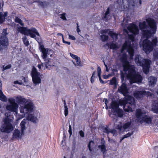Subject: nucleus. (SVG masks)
I'll return each instance as SVG.
<instances>
[{"label": "nucleus", "mask_w": 158, "mask_h": 158, "mask_svg": "<svg viewBox=\"0 0 158 158\" xmlns=\"http://www.w3.org/2000/svg\"><path fill=\"white\" fill-rule=\"evenodd\" d=\"M149 84L151 86H154L157 81V78L153 76L150 77L148 78Z\"/></svg>", "instance_id": "nucleus-19"}, {"label": "nucleus", "mask_w": 158, "mask_h": 158, "mask_svg": "<svg viewBox=\"0 0 158 158\" xmlns=\"http://www.w3.org/2000/svg\"><path fill=\"white\" fill-rule=\"evenodd\" d=\"M64 115L65 116H66L68 114V110L67 105L65 100L64 101Z\"/></svg>", "instance_id": "nucleus-26"}, {"label": "nucleus", "mask_w": 158, "mask_h": 158, "mask_svg": "<svg viewBox=\"0 0 158 158\" xmlns=\"http://www.w3.org/2000/svg\"><path fill=\"white\" fill-rule=\"evenodd\" d=\"M110 133L113 134L114 136H116L118 135V132L115 129L110 130Z\"/></svg>", "instance_id": "nucleus-36"}, {"label": "nucleus", "mask_w": 158, "mask_h": 158, "mask_svg": "<svg viewBox=\"0 0 158 158\" xmlns=\"http://www.w3.org/2000/svg\"><path fill=\"white\" fill-rule=\"evenodd\" d=\"M109 84L111 85H114L115 87H117V83L116 78L115 77L112 78V79L110 81Z\"/></svg>", "instance_id": "nucleus-25"}, {"label": "nucleus", "mask_w": 158, "mask_h": 158, "mask_svg": "<svg viewBox=\"0 0 158 158\" xmlns=\"http://www.w3.org/2000/svg\"><path fill=\"white\" fill-rule=\"evenodd\" d=\"M27 119L34 123L36 122L37 118L36 117L34 116L33 114H30L27 117Z\"/></svg>", "instance_id": "nucleus-21"}, {"label": "nucleus", "mask_w": 158, "mask_h": 158, "mask_svg": "<svg viewBox=\"0 0 158 158\" xmlns=\"http://www.w3.org/2000/svg\"><path fill=\"white\" fill-rule=\"evenodd\" d=\"M121 105L123 106V108L125 111L132 112V108H135V100L133 97L128 96L125 97L120 101Z\"/></svg>", "instance_id": "nucleus-5"}, {"label": "nucleus", "mask_w": 158, "mask_h": 158, "mask_svg": "<svg viewBox=\"0 0 158 158\" xmlns=\"http://www.w3.org/2000/svg\"><path fill=\"white\" fill-rule=\"evenodd\" d=\"M105 141L104 140V138H102L101 139V145H105Z\"/></svg>", "instance_id": "nucleus-48"}, {"label": "nucleus", "mask_w": 158, "mask_h": 158, "mask_svg": "<svg viewBox=\"0 0 158 158\" xmlns=\"http://www.w3.org/2000/svg\"><path fill=\"white\" fill-rule=\"evenodd\" d=\"M118 91L123 94H126L128 92V90L126 85L123 83L121 86L118 89Z\"/></svg>", "instance_id": "nucleus-17"}, {"label": "nucleus", "mask_w": 158, "mask_h": 158, "mask_svg": "<svg viewBox=\"0 0 158 158\" xmlns=\"http://www.w3.org/2000/svg\"><path fill=\"white\" fill-rule=\"evenodd\" d=\"M77 32L79 33V32H80L81 31L80 29L79 28V26L78 25V24L77 23Z\"/></svg>", "instance_id": "nucleus-51"}, {"label": "nucleus", "mask_w": 158, "mask_h": 158, "mask_svg": "<svg viewBox=\"0 0 158 158\" xmlns=\"http://www.w3.org/2000/svg\"><path fill=\"white\" fill-rule=\"evenodd\" d=\"M76 60V62L77 65H79L80 64L81 61L79 57H77Z\"/></svg>", "instance_id": "nucleus-41"}, {"label": "nucleus", "mask_w": 158, "mask_h": 158, "mask_svg": "<svg viewBox=\"0 0 158 158\" xmlns=\"http://www.w3.org/2000/svg\"><path fill=\"white\" fill-rule=\"evenodd\" d=\"M109 35L110 36L113 40H117L118 39V34L113 32L112 31H109L108 33Z\"/></svg>", "instance_id": "nucleus-22"}, {"label": "nucleus", "mask_w": 158, "mask_h": 158, "mask_svg": "<svg viewBox=\"0 0 158 158\" xmlns=\"http://www.w3.org/2000/svg\"><path fill=\"white\" fill-rule=\"evenodd\" d=\"M64 43H65L67 44L70 45V42H69L65 41Z\"/></svg>", "instance_id": "nucleus-53"}, {"label": "nucleus", "mask_w": 158, "mask_h": 158, "mask_svg": "<svg viewBox=\"0 0 158 158\" xmlns=\"http://www.w3.org/2000/svg\"><path fill=\"white\" fill-rule=\"evenodd\" d=\"M93 77H91V83H93L94 81V80L93 78Z\"/></svg>", "instance_id": "nucleus-55"}, {"label": "nucleus", "mask_w": 158, "mask_h": 158, "mask_svg": "<svg viewBox=\"0 0 158 158\" xmlns=\"http://www.w3.org/2000/svg\"><path fill=\"white\" fill-rule=\"evenodd\" d=\"M151 109L154 113H158V102L155 101L153 102Z\"/></svg>", "instance_id": "nucleus-18"}, {"label": "nucleus", "mask_w": 158, "mask_h": 158, "mask_svg": "<svg viewBox=\"0 0 158 158\" xmlns=\"http://www.w3.org/2000/svg\"><path fill=\"white\" fill-rule=\"evenodd\" d=\"M108 29H105L104 30H102L101 31V33L102 34H104L107 33L108 32Z\"/></svg>", "instance_id": "nucleus-42"}, {"label": "nucleus", "mask_w": 158, "mask_h": 158, "mask_svg": "<svg viewBox=\"0 0 158 158\" xmlns=\"http://www.w3.org/2000/svg\"><path fill=\"white\" fill-rule=\"evenodd\" d=\"M125 138H124V136H123V137H122V138L120 139V143H121V142H122V140H123Z\"/></svg>", "instance_id": "nucleus-59"}, {"label": "nucleus", "mask_w": 158, "mask_h": 158, "mask_svg": "<svg viewBox=\"0 0 158 158\" xmlns=\"http://www.w3.org/2000/svg\"><path fill=\"white\" fill-rule=\"evenodd\" d=\"M31 75L32 81L34 84L36 85L40 83V73L37 72V69L35 68L32 69Z\"/></svg>", "instance_id": "nucleus-13"}, {"label": "nucleus", "mask_w": 158, "mask_h": 158, "mask_svg": "<svg viewBox=\"0 0 158 158\" xmlns=\"http://www.w3.org/2000/svg\"><path fill=\"white\" fill-rule=\"evenodd\" d=\"M98 77H99V81H100V82L101 83H102V84L105 83L104 82V81H103L102 80V79H101V76H98Z\"/></svg>", "instance_id": "nucleus-50"}, {"label": "nucleus", "mask_w": 158, "mask_h": 158, "mask_svg": "<svg viewBox=\"0 0 158 158\" xmlns=\"http://www.w3.org/2000/svg\"><path fill=\"white\" fill-rule=\"evenodd\" d=\"M133 131L131 133L128 132L127 134H126L125 135H124L123 136L124 137V138H127L131 136L133 134Z\"/></svg>", "instance_id": "nucleus-38"}, {"label": "nucleus", "mask_w": 158, "mask_h": 158, "mask_svg": "<svg viewBox=\"0 0 158 158\" xmlns=\"http://www.w3.org/2000/svg\"><path fill=\"white\" fill-rule=\"evenodd\" d=\"M7 34L6 29H4L2 35H0V50L6 48L8 45V39L6 37Z\"/></svg>", "instance_id": "nucleus-11"}, {"label": "nucleus", "mask_w": 158, "mask_h": 158, "mask_svg": "<svg viewBox=\"0 0 158 158\" xmlns=\"http://www.w3.org/2000/svg\"><path fill=\"white\" fill-rule=\"evenodd\" d=\"M120 60L123 63V70L125 73L127 74V77L130 79V84L134 83H139L142 80V77L138 73H136L135 69V66L131 65L127 60V56L123 53L120 58Z\"/></svg>", "instance_id": "nucleus-4"}, {"label": "nucleus", "mask_w": 158, "mask_h": 158, "mask_svg": "<svg viewBox=\"0 0 158 158\" xmlns=\"http://www.w3.org/2000/svg\"><path fill=\"white\" fill-rule=\"evenodd\" d=\"M92 143L93 144L94 143V142L93 141H90L88 145V147L89 148V149L90 151V152H91L92 151V149L90 147V145Z\"/></svg>", "instance_id": "nucleus-40"}, {"label": "nucleus", "mask_w": 158, "mask_h": 158, "mask_svg": "<svg viewBox=\"0 0 158 158\" xmlns=\"http://www.w3.org/2000/svg\"><path fill=\"white\" fill-rule=\"evenodd\" d=\"M39 45L40 49L42 54V57L44 60L46 59L48 54L49 52V51L50 50L48 48H44V45L41 44L40 43H39Z\"/></svg>", "instance_id": "nucleus-16"}, {"label": "nucleus", "mask_w": 158, "mask_h": 158, "mask_svg": "<svg viewBox=\"0 0 158 158\" xmlns=\"http://www.w3.org/2000/svg\"><path fill=\"white\" fill-rule=\"evenodd\" d=\"M101 40L103 42H105L108 39V36L105 34H102L100 35Z\"/></svg>", "instance_id": "nucleus-31"}, {"label": "nucleus", "mask_w": 158, "mask_h": 158, "mask_svg": "<svg viewBox=\"0 0 158 158\" xmlns=\"http://www.w3.org/2000/svg\"><path fill=\"white\" fill-rule=\"evenodd\" d=\"M17 30L19 32L25 35H29L31 38H35L37 41L39 40V39L35 38V35L40 36V34L37 30L35 28L32 27L30 29H28L27 27H18Z\"/></svg>", "instance_id": "nucleus-8"}, {"label": "nucleus", "mask_w": 158, "mask_h": 158, "mask_svg": "<svg viewBox=\"0 0 158 158\" xmlns=\"http://www.w3.org/2000/svg\"><path fill=\"white\" fill-rule=\"evenodd\" d=\"M135 61L137 65L143 67V72L147 74L148 73L150 65L152 63L150 60L139 58V55H137L135 58Z\"/></svg>", "instance_id": "nucleus-6"}, {"label": "nucleus", "mask_w": 158, "mask_h": 158, "mask_svg": "<svg viewBox=\"0 0 158 158\" xmlns=\"http://www.w3.org/2000/svg\"><path fill=\"white\" fill-rule=\"evenodd\" d=\"M38 68H39V69H41V64H38Z\"/></svg>", "instance_id": "nucleus-58"}, {"label": "nucleus", "mask_w": 158, "mask_h": 158, "mask_svg": "<svg viewBox=\"0 0 158 158\" xmlns=\"http://www.w3.org/2000/svg\"><path fill=\"white\" fill-rule=\"evenodd\" d=\"M65 15L66 14L64 13L60 14V15L61 16L60 18L64 20H66L67 19L65 17Z\"/></svg>", "instance_id": "nucleus-39"}, {"label": "nucleus", "mask_w": 158, "mask_h": 158, "mask_svg": "<svg viewBox=\"0 0 158 158\" xmlns=\"http://www.w3.org/2000/svg\"><path fill=\"white\" fill-rule=\"evenodd\" d=\"M15 83L19 84H21L20 83H19V82L18 81H15Z\"/></svg>", "instance_id": "nucleus-62"}, {"label": "nucleus", "mask_w": 158, "mask_h": 158, "mask_svg": "<svg viewBox=\"0 0 158 158\" xmlns=\"http://www.w3.org/2000/svg\"><path fill=\"white\" fill-rule=\"evenodd\" d=\"M103 132L107 134H109L110 133V130L107 127H104L102 129Z\"/></svg>", "instance_id": "nucleus-35"}, {"label": "nucleus", "mask_w": 158, "mask_h": 158, "mask_svg": "<svg viewBox=\"0 0 158 158\" xmlns=\"http://www.w3.org/2000/svg\"><path fill=\"white\" fill-rule=\"evenodd\" d=\"M146 21L149 26H147L145 21L139 23V26L142 32L143 37L146 38L143 40L142 45L143 50L147 54H148L153 50L154 46L157 45L158 42L156 37H152L151 41L148 40L156 31V23L154 20L150 18L147 19Z\"/></svg>", "instance_id": "nucleus-1"}, {"label": "nucleus", "mask_w": 158, "mask_h": 158, "mask_svg": "<svg viewBox=\"0 0 158 158\" xmlns=\"http://www.w3.org/2000/svg\"><path fill=\"white\" fill-rule=\"evenodd\" d=\"M110 8H108L107 10L105 12V16L103 18V19L106 21H107L110 19Z\"/></svg>", "instance_id": "nucleus-20"}, {"label": "nucleus", "mask_w": 158, "mask_h": 158, "mask_svg": "<svg viewBox=\"0 0 158 158\" xmlns=\"http://www.w3.org/2000/svg\"><path fill=\"white\" fill-rule=\"evenodd\" d=\"M70 54L71 57L75 59L78 57V56H77L74 55L71 53H70Z\"/></svg>", "instance_id": "nucleus-47"}, {"label": "nucleus", "mask_w": 158, "mask_h": 158, "mask_svg": "<svg viewBox=\"0 0 158 158\" xmlns=\"http://www.w3.org/2000/svg\"><path fill=\"white\" fill-rule=\"evenodd\" d=\"M127 27L128 31L132 33V34L129 35L127 30L125 29H124V31L128 34V36L122 47L121 52L122 53H123L124 51L126 50L130 55V59L131 60L133 58L134 55L133 45L132 44L134 41V35L139 34V30L138 26L133 23L130 24Z\"/></svg>", "instance_id": "nucleus-3"}, {"label": "nucleus", "mask_w": 158, "mask_h": 158, "mask_svg": "<svg viewBox=\"0 0 158 158\" xmlns=\"http://www.w3.org/2000/svg\"><path fill=\"white\" fill-rule=\"evenodd\" d=\"M0 100L5 102H6L8 100L6 96L3 94H0Z\"/></svg>", "instance_id": "nucleus-34"}, {"label": "nucleus", "mask_w": 158, "mask_h": 158, "mask_svg": "<svg viewBox=\"0 0 158 158\" xmlns=\"http://www.w3.org/2000/svg\"><path fill=\"white\" fill-rule=\"evenodd\" d=\"M99 148L100 149L101 151L104 154L106 152L105 145H100L98 146Z\"/></svg>", "instance_id": "nucleus-27"}, {"label": "nucleus", "mask_w": 158, "mask_h": 158, "mask_svg": "<svg viewBox=\"0 0 158 158\" xmlns=\"http://www.w3.org/2000/svg\"><path fill=\"white\" fill-rule=\"evenodd\" d=\"M79 134L81 137L83 138L84 137V133L81 130L80 131H79Z\"/></svg>", "instance_id": "nucleus-44"}, {"label": "nucleus", "mask_w": 158, "mask_h": 158, "mask_svg": "<svg viewBox=\"0 0 158 158\" xmlns=\"http://www.w3.org/2000/svg\"><path fill=\"white\" fill-rule=\"evenodd\" d=\"M7 15V13L5 12L4 15H3L2 13H0V24L4 22L5 20V17Z\"/></svg>", "instance_id": "nucleus-23"}, {"label": "nucleus", "mask_w": 158, "mask_h": 158, "mask_svg": "<svg viewBox=\"0 0 158 158\" xmlns=\"http://www.w3.org/2000/svg\"><path fill=\"white\" fill-rule=\"evenodd\" d=\"M134 97L137 99H141L144 95L152 96V94L149 92H146L144 91H137L134 94Z\"/></svg>", "instance_id": "nucleus-14"}, {"label": "nucleus", "mask_w": 158, "mask_h": 158, "mask_svg": "<svg viewBox=\"0 0 158 158\" xmlns=\"http://www.w3.org/2000/svg\"><path fill=\"white\" fill-rule=\"evenodd\" d=\"M69 133L70 135H71L72 134V127L71 125H69Z\"/></svg>", "instance_id": "nucleus-46"}, {"label": "nucleus", "mask_w": 158, "mask_h": 158, "mask_svg": "<svg viewBox=\"0 0 158 158\" xmlns=\"http://www.w3.org/2000/svg\"><path fill=\"white\" fill-rule=\"evenodd\" d=\"M41 66L42 67V68H44V69H45V64H44L43 63H42L41 64Z\"/></svg>", "instance_id": "nucleus-54"}, {"label": "nucleus", "mask_w": 158, "mask_h": 158, "mask_svg": "<svg viewBox=\"0 0 158 158\" xmlns=\"http://www.w3.org/2000/svg\"><path fill=\"white\" fill-rule=\"evenodd\" d=\"M131 124V122H128L125 124L123 126L118 125L117 126L116 128L119 130V132H123L125 130L128 129L130 127Z\"/></svg>", "instance_id": "nucleus-15"}, {"label": "nucleus", "mask_w": 158, "mask_h": 158, "mask_svg": "<svg viewBox=\"0 0 158 158\" xmlns=\"http://www.w3.org/2000/svg\"><path fill=\"white\" fill-rule=\"evenodd\" d=\"M118 104L115 101H112L110 108L112 109V111L114 114H117L118 116L119 117H122L123 115V111L118 108Z\"/></svg>", "instance_id": "nucleus-12"}, {"label": "nucleus", "mask_w": 158, "mask_h": 158, "mask_svg": "<svg viewBox=\"0 0 158 158\" xmlns=\"http://www.w3.org/2000/svg\"><path fill=\"white\" fill-rule=\"evenodd\" d=\"M3 123L1 126L0 130L1 132L9 133L13 130V127L8 118H5L3 120Z\"/></svg>", "instance_id": "nucleus-9"}, {"label": "nucleus", "mask_w": 158, "mask_h": 158, "mask_svg": "<svg viewBox=\"0 0 158 158\" xmlns=\"http://www.w3.org/2000/svg\"><path fill=\"white\" fill-rule=\"evenodd\" d=\"M58 35H60L62 36V38H63V35L62 34L60 33H59L57 34Z\"/></svg>", "instance_id": "nucleus-57"}, {"label": "nucleus", "mask_w": 158, "mask_h": 158, "mask_svg": "<svg viewBox=\"0 0 158 158\" xmlns=\"http://www.w3.org/2000/svg\"><path fill=\"white\" fill-rule=\"evenodd\" d=\"M95 74V72H94L93 73V74H92V76L91 77H94V76Z\"/></svg>", "instance_id": "nucleus-64"}, {"label": "nucleus", "mask_w": 158, "mask_h": 158, "mask_svg": "<svg viewBox=\"0 0 158 158\" xmlns=\"http://www.w3.org/2000/svg\"><path fill=\"white\" fill-rule=\"evenodd\" d=\"M26 120L24 119L20 124L21 127V132L18 129H15L13 133V138H14L19 139L21 138L22 136L24 133V130L26 129L25 124Z\"/></svg>", "instance_id": "nucleus-10"}, {"label": "nucleus", "mask_w": 158, "mask_h": 158, "mask_svg": "<svg viewBox=\"0 0 158 158\" xmlns=\"http://www.w3.org/2000/svg\"><path fill=\"white\" fill-rule=\"evenodd\" d=\"M3 94V92H2V90H0V94Z\"/></svg>", "instance_id": "nucleus-63"}, {"label": "nucleus", "mask_w": 158, "mask_h": 158, "mask_svg": "<svg viewBox=\"0 0 158 158\" xmlns=\"http://www.w3.org/2000/svg\"><path fill=\"white\" fill-rule=\"evenodd\" d=\"M155 158H158V153H157L155 154Z\"/></svg>", "instance_id": "nucleus-61"}, {"label": "nucleus", "mask_w": 158, "mask_h": 158, "mask_svg": "<svg viewBox=\"0 0 158 158\" xmlns=\"http://www.w3.org/2000/svg\"><path fill=\"white\" fill-rule=\"evenodd\" d=\"M69 38L73 40H76V38L74 36L70 35H69Z\"/></svg>", "instance_id": "nucleus-45"}, {"label": "nucleus", "mask_w": 158, "mask_h": 158, "mask_svg": "<svg viewBox=\"0 0 158 158\" xmlns=\"http://www.w3.org/2000/svg\"><path fill=\"white\" fill-rule=\"evenodd\" d=\"M45 68L50 69L51 67L52 66L50 59H48L47 60L45 59Z\"/></svg>", "instance_id": "nucleus-24"}, {"label": "nucleus", "mask_w": 158, "mask_h": 158, "mask_svg": "<svg viewBox=\"0 0 158 158\" xmlns=\"http://www.w3.org/2000/svg\"><path fill=\"white\" fill-rule=\"evenodd\" d=\"M109 77V76H104V78L105 79H107Z\"/></svg>", "instance_id": "nucleus-60"}, {"label": "nucleus", "mask_w": 158, "mask_h": 158, "mask_svg": "<svg viewBox=\"0 0 158 158\" xmlns=\"http://www.w3.org/2000/svg\"><path fill=\"white\" fill-rule=\"evenodd\" d=\"M154 149L156 151H158V146H155L154 147Z\"/></svg>", "instance_id": "nucleus-56"}, {"label": "nucleus", "mask_w": 158, "mask_h": 158, "mask_svg": "<svg viewBox=\"0 0 158 158\" xmlns=\"http://www.w3.org/2000/svg\"><path fill=\"white\" fill-rule=\"evenodd\" d=\"M98 76H100L101 73V68L99 66H98Z\"/></svg>", "instance_id": "nucleus-43"}, {"label": "nucleus", "mask_w": 158, "mask_h": 158, "mask_svg": "<svg viewBox=\"0 0 158 158\" xmlns=\"http://www.w3.org/2000/svg\"><path fill=\"white\" fill-rule=\"evenodd\" d=\"M107 99H106L105 100V104L106 106V109H107L108 108V106H107Z\"/></svg>", "instance_id": "nucleus-52"}, {"label": "nucleus", "mask_w": 158, "mask_h": 158, "mask_svg": "<svg viewBox=\"0 0 158 158\" xmlns=\"http://www.w3.org/2000/svg\"><path fill=\"white\" fill-rule=\"evenodd\" d=\"M10 104L7 105L6 108L7 110L11 112L16 113L19 107L18 104L21 105L24 104L23 106L19 108L20 112L24 114L30 113L32 111L34 108V104L32 102L30 99H26L23 97L18 95L14 98H11L8 99Z\"/></svg>", "instance_id": "nucleus-2"}, {"label": "nucleus", "mask_w": 158, "mask_h": 158, "mask_svg": "<svg viewBox=\"0 0 158 158\" xmlns=\"http://www.w3.org/2000/svg\"><path fill=\"white\" fill-rule=\"evenodd\" d=\"M146 112L140 109L136 110V116L138 119H142L139 123L141 124L144 122L146 125H148L152 123V118L146 115Z\"/></svg>", "instance_id": "nucleus-7"}, {"label": "nucleus", "mask_w": 158, "mask_h": 158, "mask_svg": "<svg viewBox=\"0 0 158 158\" xmlns=\"http://www.w3.org/2000/svg\"><path fill=\"white\" fill-rule=\"evenodd\" d=\"M15 21L16 23H18L22 26H23L24 24L22 23V20L18 17H16L15 18Z\"/></svg>", "instance_id": "nucleus-33"}, {"label": "nucleus", "mask_w": 158, "mask_h": 158, "mask_svg": "<svg viewBox=\"0 0 158 158\" xmlns=\"http://www.w3.org/2000/svg\"><path fill=\"white\" fill-rule=\"evenodd\" d=\"M15 21L16 23H18L22 26H23L24 24L22 23V20L18 17H16L15 18Z\"/></svg>", "instance_id": "nucleus-32"}, {"label": "nucleus", "mask_w": 158, "mask_h": 158, "mask_svg": "<svg viewBox=\"0 0 158 158\" xmlns=\"http://www.w3.org/2000/svg\"><path fill=\"white\" fill-rule=\"evenodd\" d=\"M23 41V42L24 44L26 46H28L29 45V42L27 40V37L24 36L22 38Z\"/></svg>", "instance_id": "nucleus-28"}, {"label": "nucleus", "mask_w": 158, "mask_h": 158, "mask_svg": "<svg viewBox=\"0 0 158 158\" xmlns=\"http://www.w3.org/2000/svg\"><path fill=\"white\" fill-rule=\"evenodd\" d=\"M110 48L113 49H117L118 48V45L116 43H111L110 45H109Z\"/></svg>", "instance_id": "nucleus-29"}, {"label": "nucleus", "mask_w": 158, "mask_h": 158, "mask_svg": "<svg viewBox=\"0 0 158 158\" xmlns=\"http://www.w3.org/2000/svg\"><path fill=\"white\" fill-rule=\"evenodd\" d=\"M108 141L111 143H115V141L113 139H110L109 138Z\"/></svg>", "instance_id": "nucleus-49"}, {"label": "nucleus", "mask_w": 158, "mask_h": 158, "mask_svg": "<svg viewBox=\"0 0 158 158\" xmlns=\"http://www.w3.org/2000/svg\"><path fill=\"white\" fill-rule=\"evenodd\" d=\"M153 56L155 60L158 59V48L155 49L153 53Z\"/></svg>", "instance_id": "nucleus-30"}, {"label": "nucleus", "mask_w": 158, "mask_h": 158, "mask_svg": "<svg viewBox=\"0 0 158 158\" xmlns=\"http://www.w3.org/2000/svg\"><path fill=\"white\" fill-rule=\"evenodd\" d=\"M11 65L10 64H9L6 66H5L4 65L3 66V71H4L5 70L9 69L11 68Z\"/></svg>", "instance_id": "nucleus-37"}]
</instances>
